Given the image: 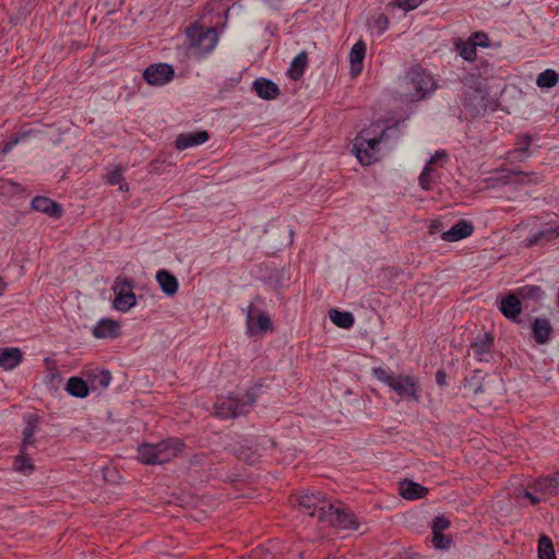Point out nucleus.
<instances>
[{
	"label": "nucleus",
	"instance_id": "obj_35",
	"mask_svg": "<svg viewBox=\"0 0 559 559\" xmlns=\"http://www.w3.org/2000/svg\"><path fill=\"white\" fill-rule=\"evenodd\" d=\"M476 45L473 41H460L456 49L460 56L466 61H473L476 58Z\"/></svg>",
	"mask_w": 559,
	"mask_h": 559
},
{
	"label": "nucleus",
	"instance_id": "obj_50",
	"mask_svg": "<svg viewBox=\"0 0 559 559\" xmlns=\"http://www.w3.org/2000/svg\"><path fill=\"white\" fill-rule=\"evenodd\" d=\"M437 383L439 385H443L445 383V374L443 371L439 370L436 374Z\"/></svg>",
	"mask_w": 559,
	"mask_h": 559
},
{
	"label": "nucleus",
	"instance_id": "obj_44",
	"mask_svg": "<svg viewBox=\"0 0 559 559\" xmlns=\"http://www.w3.org/2000/svg\"><path fill=\"white\" fill-rule=\"evenodd\" d=\"M450 526V520L440 515L437 516L432 522V532L442 533Z\"/></svg>",
	"mask_w": 559,
	"mask_h": 559
},
{
	"label": "nucleus",
	"instance_id": "obj_7",
	"mask_svg": "<svg viewBox=\"0 0 559 559\" xmlns=\"http://www.w3.org/2000/svg\"><path fill=\"white\" fill-rule=\"evenodd\" d=\"M321 523H325L336 530H357L359 524L356 516L348 508L336 507L332 503L328 504L324 519H321Z\"/></svg>",
	"mask_w": 559,
	"mask_h": 559
},
{
	"label": "nucleus",
	"instance_id": "obj_40",
	"mask_svg": "<svg viewBox=\"0 0 559 559\" xmlns=\"http://www.w3.org/2000/svg\"><path fill=\"white\" fill-rule=\"evenodd\" d=\"M432 533H433L432 543L436 548L448 549L450 547L451 539L449 537H447L442 533H437V532H432Z\"/></svg>",
	"mask_w": 559,
	"mask_h": 559
},
{
	"label": "nucleus",
	"instance_id": "obj_24",
	"mask_svg": "<svg viewBox=\"0 0 559 559\" xmlns=\"http://www.w3.org/2000/svg\"><path fill=\"white\" fill-rule=\"evenodd\" d=\"M533 337L538 344H545L548 342L550 334L552 333V326L548 319L536 318L532 325Z\"/></svg>",
	"mask_w": 559,
	"mask_h": 559
},
{
	"label": "nucleus",
	"instance_id": "obj_11",
	"mask_svg": "<svg viewBox=\"0 0 559 559\" xmlns=\"http://www.w3.org/2000/svg\"><path fill=\"white\" fill-rule=\"evenodd\" d=\"M299 507L309 515L317 516L319 522L324 519L328 504L331 502L326 500L325 495L318 492H306L297 498Z\"/></svg>",
	"mask_w": 559,
	"mask_h": 559
},
{
	"label": "nucleus",
	"instance_id": "obj_2",
	"mask_svg": "<svg viewBox=\"0 0 559 559\" xmlns=\"http://www.w3.org/2000/svg\"><path fill=\"white\" fill-rule=\"evenodd\" d=\"M185 443L179 438H167L157 443H143L138 448V460L142 464H165L177 457Z\"/></svg>",
	"mask_w": 559,
	"mask_h": 559
},
{
	"label": "nucleus",
	"instance_id": "obj_21",
	"mask_svg": "<svg viewBox=\"0 0 559 559\" xmlns=\"http://www.w3.org/2000/svg\"><path fill=\"white\" fill-rule=\"evenodd\" d=\"M499 309L506 318L515 321L522 311V305L518 294L508 295L503 298L500 302Z\"/></svg>",
	"mask_w": 559,
	"mask_h": 559
},
{
	"label": "nucleus",
	"instance_id": "obj_34",
	"mask_svg": "<svg viewBox=\"0 0 559 559\" xmlns=\"http://www.w3.org/2000/svg\"><path fill=\"white\" fill-rule=\"evenodd\" d=\"M367 25L368 27L376 32L378 35H381L383 34L386 28H388V25H389V19L386 15H384L383 13H378V14H374L372 15L368 22H367Z\"/></svg>",
	"mask_w": 559,
	"mask_h": 559
},
{
	"label": "nucleus",
	"instance_id": "obj_26",
	"mask_svg": "<svg viewBox=\"0 0 559 559\" xmlns=\"http://www.w3.org/2000/svg\"><path fill=\"white\" fill-rule=\"evenodd\" d=\"M156 281L162 290L168 295L174 296L178 290V281L175 275L166 270H159L156 273Z\"/></svg>",
	"mask_w": 559,
	"mask_h": 559
},
{
	"label": "nucleus",
	"instance_id": "obj_32",
	"mask_svg": "<svg viewBox=\"0 0 559 559\" xmlns=\"http://www.w3.org/2000/svg\"><path fill=\"white\" fill-rule=\"evenodd\" d=\"M559 81V74L551 69H547L539 73L536 79V84L540 88H551Z\"/></svg>",
	"mask_w": 559,
	"mask_h": 559
},
{
	"label": "nucleus",
	"instance_id": "obj_33",
	"mask_svg": "<svg viewBox=\"0 0 559 559\" xmlns=\"http://www.w3.org/2000/svg\"><path fill=\"white\" fill-rule=\"evenodd\" d=\"M537 550L539 559H557L552 540L546 535L539 537Z\"/></svg>",
	"mask_w": 559,
	"mask_h": 559
},
{
	"label": "nucleus",
	"instance_id": "obj_1",
	"mask_svg": "<svg viewBox=\"0 0 559 559\" xmlns=\"http://www.w3.org/2000/svg\"><path fill=\"white\" fill-rule=\"evenodd\" d=\"M390 132L397 134L396 126L381 129L374 123L355 138L352 152L361 165L369 166L379 160V145L388 140Z\"/></svg>",
	"mask_w": 559,
	"mask_h": 559
},
{
	"label": "nucleus",
	"instance_id": "obj_49",
	"mask_svg": "<svg viewBox=\"0 0 559 559\" xmlns=\"http://www.w3.org/2000/svg\"><path fill=\"white\" fill-rule=\"evenodd\" d=\"M17 142H19V139L15 138V139L10 140L9 142L4 143V145L2 147V153L8 154L14 147V145L17 144Z\"/></svg>",
	"mask_w": 559,
	"mask_h": 559
},
{
	"label": "nucleus",
	"instance_id": "obj_5",
	"mask_svg": "<svg viewBox=\"0 0 559 559\" xmlns=\"http://www.w3.org/2000/svg\"><path fill=\"white\" fill-rule=\"evenodd\" d=\"M435 88V79L419 67L412 68L403 79V94L409 102L423 99Z\"/></svg>",
	"mask_w": 559,
	"mask_h": 559
},
{
	"label": "nucleus",
	"instance_id": "obj_16",
	"mask_svg": "<svg viewBox=\"0 0 559 559\" xmlns=\"http://www.w3.org/2000/svg\"><path fill=\"white\" fill-rule=\"evenodd\" d=\"M31 205L33 210L53 218H60L63 213L62 206L47 197H35Z\"/></svg>",
	"mask_w": 559,
	"mask_h": 559
},
{
	"label": "nucleus",
	"instance_id": "obj_12",
	"mask_svg": "<svg viewBox=\"0 0 559 559\" xmlns=\"http://www.w3.org/2000/svg\"><path fill=\"white\" fill-rule=\"evenodd\" d=\"M174 69L166 63H155L147 67L143 72V79L150 85L162 86L174 78Z\"/></svg>",
	"mask_w": 559,
	"mask_h": 559
},
{
	"label": "nucleus",
	"instance_id": "obj_4",
	"mask_svg": "<svg viewBox=\"0 0 559 559\" xmlns=\"http://www.w3.org/2000/svg\"><path fill=\"white\" fill-rule=\"evenodd\" d=\"M188 48L191 55L201 58L212 52L218 43V33L215 27L204 28L199 23L186 29Z\"/></svg>",
	"mask_w": 559,
	"mask_h": 559
},
{
	"label": "nucleus",
	"instance_id": "obj_6",
	"mask_svg": "<svg viewBox=\"0 0 559 559\" xmlns=\"http://www.w3.org/2000/svg\"><path fill=\"white\" fill-rule=\"evenodd\" d=\"M254 389L247 391L245 399L227 397L215 404V414L221 418H236L247 414L257 401Z\"/></svg>",
	"mask_w": 559,
	"mask_h": 559
},
{
	"label": "nucleus",
	"instance_id": "obj_31",
	"mask_svg": "<svg viewBox=\"0 0 559 559\" xmlns=\"http://www.w3.org/2000/svg\"><path fill=\"white\" fill-rule=\"evenodd\" d=\"M518 296L523 300L539 301L544 297V290L537 285H525L518 289Z\"/></svg>",
	"mask_w": 559,
	"mask_h": 559
},
{
	"label": "nucleus",
	"instance_id": "obj_48",
	"mask_svg": "<svg viewBox=\"0 0 559 559\" xmlns=\"http://www.w3.org/2000/svg\"><path fill=\"white\" fill-rule=\"evenodd\" d=\"M238 459L249 462L250 464L255 462V457L253 456V453L247 454L246 451H238L237 453Z\"/></svg>",
	"mask_w": 559,
	"mask_h": 559
},
{
	"label": "nucleus",
	"instance_id": "obj_52",
	"mask_svg": "<svg viewBox=\"0 0 559 559\" xmlns=\"http://www.w3.org/2000/svg\"><path fill=\"white\" fill-rule=\"evenodd\" d=\"M5 288L4 282L0 278V296L2 295L3 290Z\"/></svg>",
	"mask_w": 559,
	"mask_h": 559
},
{
	"label": "nucleus",
	"instance_id": "obj_46",
	"mask_svg": "<svg viewBox=\"0 0 559 559\" xmlns=\"http://www.w3.org/2000/svg\"><path fill=\"white\" fill-rule=\"evenodd\" d=\"M45 364L49 370L48 374L46 376V380L49 382H52L53 380H59L60 374H59L58 370L52 366V360L49 358H46Z\"/></svg>",
	"mask_w": 559,
	"mask_h": 559
},
{
	"label": "nucleus",
	"instance_id": "obj_28",
	"mask_svg": "<svg viewBox=\"0 0 559 559\" xmlns=\"http://www.w3.org/2000/svg\"><path fill=\"white\" fill-rule=\"evenodd\" d=\"M329 318L335 325L342 329H349L355 323L354 316L348 311L332 309L329 312Z\"/></svg>",
	"mask_w": 559,
	"mask_h": 559
},
{
	"label": "nucleus",
	"instance_id": "obj_8",
	"mask_svg": "<svg viewBox=\"0 0 559 559\" xmlns=\"http://www.w3.org/2000/svg\"><path fill=\"white\" fill-rule=\"evenodd\" d=\"M448 159L449 156L445 151H437L430 157L418 178V183L424 190H431L433 185L439 181L441 177L439 168H443Z\"/></svg>",
	"mask_w": 559,
	"mask_h": 559
},
{
	"label": "nucleus",
	"instance_id": "obj_38",
	"mask_svg": "<svg viewBox=\"0 0 559 559\" xmlns=\"http://www.w3.org/2000/svg\"><path fill=\"white\" fill-rule=\"evenodd\" d=\"M110 381H111L110 372L106 371V370H102V371L97 372L96 374H94L93 385L105 389L109 385Z\"/></svg>",
	"mask_w": 559,
	"mask_h": 559
},
{
	"label": "nucleus",
	"instance_id": "obj_9",
	"mask_svg": "<svg viewBox=\"0 0 559 559\" xmlns=\"http://www.w3.org/2000/svg\"><path fill=\"white\" fill-rule=\"evenodd\" d=\"M133 282L126 277H117L114 284V308L121 312L129 311L135 306L136 299L132 292Z\"/></svg>",
	"mask_w": 559,
	"mask_h": 559
},
{
	"label": "nucleus",
	"instance_id": "obj_23",
	"mask_svg": "<svg viewBox=\"0 0 559 559\" xmlns=\"http://www.w3.org/2000/svg\"><path fill=\"white\" fill-rule=\"evenodd\" d=\"M252 87L263 99H274L280 93L278 86L273 81L263 78L257 79Z\"/></svg>",
	"mask_w": 559,
	"mask_h": 559
},
{
	"label": "nucleus",
	"instance_id": "obj_37",
	"mask_svg": "<svg viewBox=\"0 0 559 559\" xmlns=\"http://www.w3.org/2000/svg\"><path fill=\"white\" fill-rule=\"evenodd\" d=\"M15 469L24 474H28L34 469L32 460L24 454H21L15 460Z\"/></svg>",
	"mask_w": 559,
	"mask_h": 559
},
{
	"label": "nucleus",
	"instance_id": "obj_36",
	"mask_svg": "<svg viewBox=\"0 0 559 559\" xmlns=\"http://www.w3.org/2000/svg\"><path fill=\"white\" fill-rule=\"evenodd\" d=\"M36 430V420L29 419L23 430V449H26L28 445L34 444V433Z\"/></svg>",
	"mask_w": 559,
	"mask_h": 559
},
{
	"label": "nucleus",
	"instance_id": "obj_47",
	"mask_svg": "<svg viewBox=\"0 0 559 559\" xmlns=\"http://www.w3.org/2000/svg\"><path fill=\"white\" fill-rule=\"evenodd\" d=\"M0 191L1 193H17L21 191V186L19 183H15V182H7V183H3L1 187H0Z\"/></svg>",
	"mask_w": 559,
	"mask_h": 559
},
{
	"label": "nucleus",
	"instance_id": "obj_3",
	"mask_svg": "<svg viewBox=\"0 0 559 559\" xmlns=\"http://www.w3.org/2000/svg\"><path fill=\"white\" fill-rule=\"evenodd\" d=\"M373 376L381 382L385 383L403 400L419 401L420 386L416 378L411 376H397L383 368H374Z\"/></svg>",
	"mask_w": 559,
	"mask_h": 559
},
{
	"label": "nucleus",
	"instance_id": "obj_51",
	"mask_svg": "<svg viewBox=\"0 0 559 559\" xmlns=\"http://www.w3.org/2000/svg\"><path fill=\"white\" fill-rule=\"evenodd\" d=\"M118 185H119V189L121 191H123V192H128L129 191V186L126 182L121 181V183H118Z\"/></svg>",
	"mask_w": 559,
	"mask_h": 559
},
{
	"label": "nucleus",
	"instance_id": "obj_14",
	"mask_svg": "<svg viewBox=\"0 0 559 559\" xmlns=\"http://www.w3.org/2000/svg\"><path fill=\"white\" fill-rule=\"evenodd\" d=\"M493 344V336L490 333L484 334L477 338L469 348L468 355L473 356L478 361H489L492 357L491 346Z\"/></svg>",
	"mask_w": 559,
	"mask_h": 559
},
{
	"label": "nucleus",
	"instance_id": "obj_39",
	"mask_svg": "<svg viewBox=\"0 0 559 559\" xmlns=\"http://www.w3.org/2000/svg\"><path fill=\"white\" fill-rule=\"evenodd\" d=\"M532 143V136L530 134H523L518 138L515 143V152L516 153H526L528 152V147Z\"/></svg>",
	"mask_w": 559,
	"mask_h": 559
},
{
	"label": "nucleus",
	"instance_id": "obj_43",
	"mask_svg": "<svg viewBox=\"0 0 559 559\" xmlns=\"http://www.w3.org/2000/svg\"><path fill=\"white\" fill-rule=\"evenodd\" d=\"M423 0H394L393 4L404 11H411L418 8Z\"/></svg>",
	"mask_w": 559,
	"mask_h": 559
},
{
	"label": "nucleus",
	"instance_id": "obj_13",
	"mask_svg": "<svg viewBox=\"0 0 559 559\" xmlns=\"http://www.w3.org/2000/svg\"><path fill=\"white\" fill-rule=\"evenodd\" d=\"M272 323L267 313L259 312L257 319L254 317L253 306L248 307L247 313V331L249 335L264 333L271 330Z\"/></svg>",
	"mask_w": 559,
	"mask_h": 559
},
{
	"label": "nucleus",
	"instance_id": "obj_30",
	"mask_svg": "<svg viewBox=\"0 0 559 559\" xmlns=\"http://www.w3.org/2000/svg\"><path fill=\"white\" fill-rule=\"evenodd\" d=\"M307 66V53L305 51L298 53L292 61L287 74L293 80H299Z\"/></svg>",
	"mask_w": 559,
	"mask_h": 559
},
{
	"label": "nucleus",
	"instance_id": "obj_29",
	"mask_svg": "<svg viewBox=\"0 0 559 559\" xmlns=\"http://www.w3.org/2000/svg\"><path fill=\"white\" fill-rule=\"evenodd\" d=\"M66 390L68 393L75 397H85L88 395V386L86 382L79 378L72 377L68 380Z\"/></svg>",
	"mask_w": 559,
	"mask_h": 559
},
{
	"label": "nucleus",
	"instance_id": "obj_27",
	"mask_svg": "<svg viewBox=\"0 0 559 559\" xmlns=\"http://www.w3.org/2000/svg\"><path fill=\"white\" fill-rule=\"evenodd\" d=\"M426 492H427V488H425L424 486H421L415 481L405 479L402 483H400V493L405 499H408V500L419 499V498L424 497Z\"/></svg>",
	"mask_w": 559,
	"mask_h": 559
},
{
	"label": "nucleus",
	"instance_id": "obj_15",
	"mask_svg": "<svg viewBox=\"0 0 559 559\" xmlns=\"http://www.w3.org/2000/svg\"><path fill=\"white\" fill-rule=\"evenodd\" d=\"M559 237V226L546 224L538 231L525 239L526 247L548 245Z\"/></svg>",
	"mask_w": 559,
	"mask_h": 559
},
{
	"label": "nucleus",
	"instance_id": "obj_41",
	"mask_svg": "<svg viewBox=\"0 0 559 559\" xmlns=\"http://www.w3.org/2000/svg\"><path fill=\"white\" fill-rule=\"evenodd\" d=\"M531 488H532V490L525 489L522 492V497L528 499L532 504L535 506V504L539 503L540 501L547 499L546 496H544L543 493H536L533 488V485L531 486ZM518 497L520 498L521 495H519Z\"/></svg>",
	"mask_w": 559,
	"mask_h": 559
},
{
	"label": "nucleus",
	"instance_id": "obj_45",
	"mask_svg": "<svg viewBox=\"0 0 559 559\" xmlns=\"http://www.w3.org/2000/svg\"><path fill=\"white\" fill-rule=\"evenodd\" d=\"M469 41H473L476 46H479V47H488L489 46V38L483 32L475 33L473 35V37L469 39Z\"/></svg>",
	"mask_w": 559,
	"mask_h": 559
},
{
	"label": "nucleus",
	"instance_id": "obj_10",
	"mask_svg": "<svg viewBox=\"0 0 559 559\" xmlns=\"http://www.w3.org/2000/svg\"><path fill=\"white\" fill-rule=\"evenodd\" d=\"M464 105L471 110L478 111L486 107L487 92L481 84L473 76L465 78L463 81Z\"/></svg>",
	"mask_w": 559,
	"mask_h": 559
},
{
	"label": "nucleus",
	"instance_id": "obj_25",
	"mask_svg": "<svg viewBox=\"0 0 559 559\" xmlns=\"http://www.w3.org/2000/svg\"><path fill=\"white\" fill-rule=\"evenodd\" d=\"M22 352L19 348H0V367L5 370H12L20 365Z\"/></svg>",
	"mask_w": 559,
	"mask_h": 559
},
{
	"label": "nucleus",
	"instance_id": "obj_19",
	"mask_svg": "<svg viewBox=\"0 0 559 559\" xmlns=\"http://www.w3.org/2000/svg\"><path fill=\"white\" fill-rule=\"evenodd\" d=\"M209 133L206 131H197L194 133H181L176 139V148L186 150L192 146L203 144L209 140Z\"/></svg>",
	"mask_w": 559,
	"mask_h": 559
},
{
	"label": "nucleus",
	"instance_id": "obj_17",
	"mask_svg": "<svg viewBox=\"0 0 559 559\" xmlns=\"http://www.w3.org/2000/svg\"><path fill=\"white\" fill-rule=\"evenodd\" d=\"M533 488L536 493H543L547 499L559 495V472L537 479Z\"/></svg>",
	"mask_w": 559,
	"mask_h": 559
},
{
	"label": "nucleus",
	"instance_id": "obj_42",
	"mask_svg": "<svg viewBox=\"0 0 559 559\" xmlns=\"http://www.w3.org/2000/svg\"><path fill=\"white\" fill-rule=\"evenodd\" d=\"M123 181L122 168L120 166L115 167L107 174V182L111 186L121 183Z\"/></svg>",
	"mask_w": 559,
	"mask_h": 559
},
{
	"label": "nucleus",
	"instance_id": "obj_22",
	"mask_svg": "<svg viewBox=\"0 0 559 559\" xmlns=\"http://www.w3.org/2000/svg\"><path fill=\"white\" fill-rule=\"evenodd\" d=\"M96 338H114L119 335V324L112 319H102L93 329Z\"/></svg>",
	"mask_w": 559,
	"mask_h": 559
},
{
	"label": "nucleus",
	"instance_id": "obj_20",
	"mask_svg": "<svg viewBox=\"0 0 559 559\" xmlns=\"http://www.w3.org/2000/svg\"><path fill=\"white\" fill-rule=\"evenodd\" d=\"M366 53V45L362 40H358L350 49L349 62L350 74L357 76L362 71V62Z\"/></svg>",
	"mask_w": 559,
	"mask_h": 559
},
{
	"label": "nucleus",
	"instance_id": "obj_18",
	"mask_svg": "<svg viewBox=\"0 0 559 559\" xmlns=\"http://www.w3.org/2000/svg\"><path fill=\"white\" fill-rule=\"evenodd\" d=\"M474 231L472 223L461 219L454 224L449 230L443 231L441 235L442 240L454 242L471 236Z\"/></svg>",
	"mask_w": 559,
	"mask_h": 559
}]
</instances>
